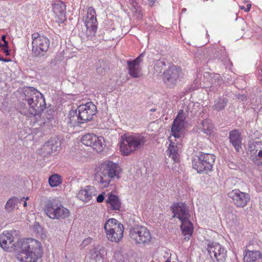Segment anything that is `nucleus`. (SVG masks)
Listing matches in <instances>:
<instances>
[{
    "mask_svg": "<svg viewBox=\"0 0 262 262\" xmlns=\"http://www.w3.org/2000/svg\"><path fill=\"white\" fill-rule=\"evenodd\" d=\"M41 243L34 238L20 239L15 245L16 258L20 262H36L41 256Z\"/></svg>",
    "mask_w": 262,
    "mask_h": 262,
    "instance_id": "1",
    "label": "nucleus"
},
{
    "mask_svg": "<svg viewBox=\"0 0 262 262\" xmlns=\"http://www.w3.org/2000/svg\"><path fill=\"white\" fill-rule=\"evenodd\" d=\"M121 168L118 164L112 161H106L97 168L95 179L102 188L107 187L114 177L119 178Z\"/></svg>",
    "mask_w": 262,
    "mask_h": 262,
    "instance_id": "2",
    "label": "nucleus"
},
{
    "mask_svg": "<svg viewBox=\"0 0 262 262\" xmlns=\"http://www.w3.org/2000/svg\"><path fill=\"white\" fill-rule=\"evenodd\" d=\"M172 212L173 213V217H177L181 221L182 233L185 236V239L188 241L192 234L193 227L189 221L190 214L188 207L183 203H177L172 207Z\"/></svg>",
    "mask_w": 262,
    "mask_h": 262,
    "instance_id": "3",
    "label": "nucleus"
},
{
    "mask_svg": "<svg viewBox=\"0 0 262 262\" xmlns=\"http://www.w3.org/2000/svg\"><path fill=\"white\" fill-rule=\"evenodd\" d=\"M24 100L28 102L29 108L35 111V116L39 115L46 107L45 98L41 93L33 87H27L24 90Z\"/></svg>",
    "mask_w": 262,
    "mask_h": 262,
    "instance_id": "4",
    "label": "nucleus"
},
{
    "mask_svg": "<svg viewBox=\"0 0 262 262\" xmlns=\"http://www.w3.org/2000/svg\"><path fill=\"white\" fill-rule=\"evenodd\" d=\"M146 142L147 136L137 134L127 136L123 139L120 143V148L124 155L127 156L140 149Z\"/></svg>",
    "mask_w": 262,
    "mask_h": 262,
    "instance_id": "5",
    "label": "nucleus"
},
{
    "mask_svg": "<svg viewBox=\"0 0 262 262\" xmlns=\"http://www.w3.org/2000/svg\"><path fill=\"white\" fill-rule=\"evenodd\" d=\"M45 212L52 219H64L69 216L68 209L63 207L56 200H49L45 206Z\"/></svg>",
    "mask_w": 262,
    "mask_h": 262,
    "instance_id": "6",
    "label": "nucleus"
},
{
    "mask_svg": "<svg viewBox=\"0 0 262 262\" xmlns=\"http://www.w3.org/2000/svg\"><path fill=\"white\" fill-rule=\"evenodd\" d=\"M107 238L111 242H119L122 238L124 227L114 219H108L104 224Z\"/></svg>",
    "mask_w": 262,
    "mask_h": 262,
    "instance_id": "7",
    "label": "nucleus"
},
{
    "mask_svg": "<svg viewBox=\"0 0 262 262\" xmlns=\"http://www.w3.org/2000/svg\"><path fill=\"white\" fill-rule=\"evenodd\" d=\"M196 158L192 161V167L198 172L211 171L215 159L214 155L200 152Z\"/></svg>",
    "mask_w": 262,
    "mask_h": 262,
    "instance_id": "8",
    "label": "nucleus"
},
{
    "mask_svg": "<svg viewBox=\"0 0 262 262\" xmlns=\"http://www.w3.org/2000/svg\"><path fill=\"white\" fill-rule=\"evenodd\" d=\"M129 237L136 244H148L151 239V235L147 227L143 226H135L129 231Z\"/></svg>",
    "mask_w": 262,
    "mask_h": 262,
    "instance_id": "9",
    "label": "nucleus"
},
{
    "mask_svg": "<svg viewBox=\"0 0 262 262\" xmlns=\"http://www.w3.org/2000/svg\"><path fill=\"white\" fill-rule=\"evenodd\" d=\"M32 51L34 56H43L48 51L50 46V40L46 36L41 35L38 32L32 35Z\"/></svg>",
    "mask_w": 262,
    "mask_h": 262,
    "instance_id": "10",
    "label": "nucleus"
},
{
    "mask_svg": "<svg viewBox=\"0 0 262 262\" xmlns=\"http://www.w3.org/2000/svg\"><path fill=\"white\" fill-rule=\"evenodd\" d=\"M81 142L85 145L91 147L97 152L102 151L105 146L104 139L94 134H88L83 136Z\"/></svg>",
    "mask_w": 262,
    "mask_h": 262,
    "instance_id": "11",
    "label": "nucleus"
},
{
    "mask_svg": "<svg viewBox=\"0 0 262 262\" xmlns=\"http://www.w3.org/2000/svg\"><path fill=\"white\" fill-rule=\"evenodd\" d=\"M181 69L177 66H171L163 73V82L166 86L173 88L177 84L181 74Z\"/></svg>",
    "mask_w": 262,
    "mask_h": 262,
    "instance_id": "12",
    "label": "nucleus"
},
{
    "mask_svg": "<svg viewBox=\"0 0 262 262\" xmlns=\"http://www.w3.org/2000/svg\"><path fill=\"white\" fill-rule=\"evenodd\" d=\"M85 25L86 28L85 35L88 39H92V36L95 35L97 29L96 12L93 7H90L88 9Z\"/></svg>",
    "mask_w": 262,
    "mask_h": 262,
    "instance_id": "13",
    "label": "nucleus"
},
{
    "mask_svg": "<svg viewBox=\"0 0 262 262\" xmlns=\"http://www.w3.org/2000/svg\"><path fill=\"white\" fill-rule=\"evenodd\" d=\"M79 117L83 123L91 121L97 113V107L92 102L80 105L77 107Z\"/></svg>",
    "mask_w": 262,
    "mask_h": 262,
    "instance_id": "14",
    "label": "nucleus"
},
{
    "mask_svg": "<svg viewBox=\"0 0 262 262\" xmlns=\"http://www.w3.org/2000/svg\"><path fill=\"white\" fill-rule=\"evenodd\" d=\"M229 198L232 199L234 204L237 207H244L250 201L249 194L234 189L228 193Z\"/></svg>",
    "mask_w": 262,
    "mask_h": 262,
    "instance_id": "15",
    "label": "nucleus"
},
{
    "mask_svg": "<svg viewBox=\"0 0 262 262\" xmlns=\"http://www.w3.org/2000/svg\"><path fill=\"white\" fill-rule=\"evenodd\" d=\"M185 119L184 113L183 111L181 110L174 120L171 127L172 136L170 137H172L174 138L175 140H176V139L180 140V138H181L182 135L181 131L184 127L186 123Z\"/></svg>",
    "mask_w": 262,
    "mask_h": 262,
    "instance_id": "16",
    "label": "nucleus"
},
{
    "mask_svg": "<svg viewBox=\"0 0 262 262\" xmlns=\"http://www.w3.org/2000/svg\"><path fill=\"white\" fill-rule=\"evenodd\" d=\"M170 144L167 150V154L169 155V157L173 160L174 162H178L180 160L181 150L182 148V144H181V138L180 139L174 138L172 137H169Z\"/></svg>",
    "mask_w": 262,
    "mask_h": 262,
    "instance_id": "17",
    "label": "nucleus"
},
{
    "mask_svg": "<svg viewBox=\"0 0 262 262\" xmlns=\"http://www.w3.org/2000/svg\"><path fill=\"white\" fill-rule=\"evenodd\" d=\"M252 162L257 166L262 165V141L251 143L249 147Z\"/></svg>",
    "mask_w": 262,
    "mask_h": 262,
    "instance_id": "18",
    "label": "nucleus"
},
{
    "mask_svg": "<svg viewBox=\"0 0 262 262\" xmlns=\"http://www.w3.org/2000/svg\"><path fill=\"white\" fill-rule=\"evenodd\" d=\"M52 11L59 23H62L66 19V6L63 2L56 1L54 2L52 4Z\"/></svg>",
    "mask_w": 262,
    "mask_h": 262,
    "instance_id": "19",
    "label": "nucleus"
},
{
    "mask_svg": "<svg viewBox=\"0 0 262 262\" xmlns=\"http://www.w3.org/2000/svg\"><path fill=\"white\" fill-rule=\"evenodd\" d=\"M14 242V237L8 232L0 235V245L5 250L11 251L14 247L15 248L16 243Z\"/></svg>",
    "mask_w": 262,
    "mask_h": 262,
    "instance_id": "20",
    "label": "nucleus"
},
{
    "mask_svg": "<svg viewBox=\"0 0 262 262\" xmlns=\"http://www.w3.org/2000/svg\"><path fill=\"white\" fill-rule=\"evenodd\" d=\"M96 194V190L94 186H88L79 191L77 197L83 202H88Z\"/></svg>",
    "mask_w": 262,
    "mask_h": 262,
    "instance_id": "21",
    "label": "nucleus"
},
{
    "mask_svg": "<svg viewBox=\"0 0 262 262\" xmlns=\"http://www.w3.org/2000/svg\"><path fill=\"white\" fill-rule=\"evenodd\" d=\"M105 202L108 208L112 210H120L121 207V203L118 196L112 193H107Z\"/></svg>",
    "mask_w": 262,
    "mask_h": 262,
    "instance_id": "22",
    "label": "nucleus"
},
{
    "mask_svg": "<svg viewBox=\"0 0 262 262\" xmlns=\"http://www.w3.org/2000/svg\"><path fill=\"white\" fill-rule=\"evenodd\" d=\"M229 138L230 142L234 146L236 151L238 152L242 144L241 134L237 130H231L229 133Z\"/></svg>",
    "mask_w": 262,
    "mask_h": 262,
    "instance_id": "23",
    "label": "nucleus"
},
{
    "mask_svg": "<svg viewBox=\"0 0 262 262\" xmlns=\"http://www.w3.org/2000/svg\"><path fill=\"white\" fill-rule=\"evenodd\" d=\"M128 74L133 78H139L142 75V68L138 64L129 60L127 62Z\"/></svg>",
    "mask_w": 262,
    "mask_h": 262,
    "instance_id": "24",
    "label": "nucleus"
},
{
    "mask_svg": "<svg viewBox=\"0 0 262 262\" xmlns=\"http://www.w3.org/2000/svg\"><path fill=\"white\" fill-rule=\"evenodd\" d=\"M67 123L70 127L77 126L79 123H83V122H82V120H81V119H80V117H79V112H78L77 108L75 110H72L70 111Z\"/></svg>",
    "mask_w": 262,
    "mask_h": 262,
    "instance_id": "25",
    "label": "nucleus"
},
{
    "mask_svg": "<svg viewBox=\"0 0 262 262\" xmlns=\"http://www.w3.org/2000/svg\"><path fill=\"white\" fill-rule=\"evenodd\" d=\"M244 262H262V255L259 251H250L246 252Z\"/></svg>",
    "mask_w": 262,
    "mask_h": 262,
    "instance_id": "26",
    "label": "nucleus"
},
{
    "mask_svg": "<svg viewBox=\"0 0 262 262\" xmlns=\"http://www.w3.org/2000/svg\"><path fill=\"white\" fill-rule=\"evenodd\" d=\"M16 109L20 114L26 116L28 118H31L33 116H35V111H32L31 109L30 108L28 110L26 107V104L23 102L18 103V104L16 106Z\"/></svg>",
    "mask_w": 262,
    "mask_h": 262,
    "instance_id": "27",
    "label": "nucleus"
},
{
    "mask_svg": "<svg viewBox=\"0 0 262 262\" xmlns=\"http://www.w3.org/2000/svg\"><path fill=\"white\" fill-rule=\"evenodd\" d=\"M23 202L22 198H18L17 197H12L8 200L5 205V209L7 211L10 212L13 210L15 206H17V204H21Z\"/></svg>",
    "mask_w": 262,
    "mask_h": 262,
    "instance_id": "28",
    "label": "nucleus"
},
{
    "mask_svg": "<svg viewBox=\"0 0 262 262\" xmlns=\"http://www.w3.org/2000/svg\"><path fill=\"white\" fill-rule=\"evenodd\" d=\"M228 100L224 97H220L214 100L213 108L214 110L220 111L224 109L227 105Z\"/></svg>",
    "mask_w": 262,
    "mask_h": 262,
    "instance_id": "29",
    "label": "nucleus"
},
{
    "mask_svg": "<svg viewBox=\"0 0 262 262\" xmlns=\"http://www.w3.org/2000/svg\"><path fill=\"white\" fill-rule=\"evenodd\" d=\"M54 146L52 142H48L45 143L42 147L40 150H39V153L43 155V156L50 155L52 153L53 151L55 149H53Z\"/></svg>",
    "mask_w": 262,
    "mask_h": 262,
    "instance_id": "30",
    "label": "nucleus"
},
{
    "mask_svg": "<svg viewBox=\"0 0 262 262\" xmlns=\"http://www.w3.org/2000/svg\"><path fill=\"white\" fill-rule=\"evenodd\" d=\"M202 129L203 132L207 135H210L213 129V126L210 120H206L202 122Z\"/></svg>",
    "mask_w": 262,
    "mask_h": 262,
    "instance_id": "31",
    "label": "nucleus"
},
{
    "mask_svg": "<svg viewBox=\"0 0 262 262\" xmlns=\"http://www.w3.org/2000/svg\"><path fill=\"white\" fill-rule=\"evenodd\" d=\"M61 183L60 177L59 174H55L49 178V183L51 187H56Z\"/></svg>",
    "mask_w": 262,
    "mask_h": 262,
    "instance_id": "32",
    "label": "nucleus"
},
{
    "mask_svg": "<svg viewBox=\"0 0 262 262\" xmlns=\"http://www.w3.org/2000/svg\"><path fill=\"white\" fill-rule=\"evenodd\" d=\"M90 254L91 258H93L95 261L99 260L102 258V255L100 251L96 248L91 250L90 252Z\"/></svg>",
    "mask_w": 262,
    "mask_h": 262,
    "instance_id": "33",
    "label": "nucleus"
},
{
    "mask_svg": "<svg viewBox=\"0 0 262 262\" xmlns=\"http://www.w3.org/2000/svg\"><path fill=\"white\" fill-rule=\"evenodd\" d=\"M165 66V62L163 61L158 60L154 66V70L157 73H160L162 72Z\"/></svg>",
    "mask_w": 262,
    "mask_h": 262,
    "instance_id": "34",
    "label": "nucleus"
},
{
    "mask_svg": "<svg viewBox=\"0 0 262 262\" xmlns=\"http://www.w3.org/2000/svg\"><path fill=\"white\" fill-rule=\"evenodd\" d=\"M55 123V119L52 117L50 116L48 118L47 120L45 121L43 123L44 125H47L48 127H53Z\"/></svg>",
    "mask_w": 262,
    "mask_h": 262,
    "instance_id": "35",
    "label": "nucleus"
},
{
    "mask_svg": "<svg viewBox=\"0 0 262 262\" xmlns=\"http://www.w3.org/2000/svg\"><path fill=\"white\" fill-rule=\"evenodd\" d=\"M93 241V239L91 237H88L84 239L81 243L80 247L81 248H84L86 246L91 244Z\"/></svg>",
    "mask_w": 262,
    "mask_h": 262,
    "instance_id": "36",
    "label": "nucleus"
},
{
    "mask_svg": "<svg viewBox=\"0 0 262 262\" xmlns=\"http://www.w3.org/2000/svg\"><path fill=\"white\" fill-rule=\"evenodd\" d=\"M144 56V53H141L137 58H136L135 60L131 61L134 63L138 64L139 66H140L141 63L142 61V58Z\"/></svg>",
    "mask_w": 262,
    "mask_h": 262,
    "instance_id": "37",
    "label": "nucleus"
},
{
    "mask_svg": "<svg viewBox=\"0 0 262 262\" xmlns=\"http://www.w3.org/2000/svg\"><path fill=\"white\" fill-rule=\"evenodd\" d=\"M104 200V196L103 194H99L97 198V201L98 203L102 202Z\"/></svg>",
    "mask_w": 262,
    "mask_h": 262,
    "instance_id": "38",
    "label": "nucleus"
},
{
    "mask_svg": "<svg viewBox=\"0 0 262 262\" xmlns=\"http://www.w3.org/2000/svg\"><path fill=\"white\" fill-rule=\"evenodd\" d=\"M2 50L4 53L6 54V55H9V50H8V47H6L4 49H2Z\"/></svg>",
    "mask_w": 262,
    "mask_h": 262,
    "instance_id": "39",
    "label": "nucleus"
},
{
    "mask_svg": "<svg viewBox=\"0 0 262 262\" xmlns=\"http://www.w3.org/2000/svg\"><path fill=\"white\" fill-rule=\"evenodd\" d=\"M4 43H2V46H1V47H2V49H4L6 47H8V42L7 40H5Z\"/></svg>",
    "mask_w": 262,
    "mask_h": 262,
    "instance_id": "40",
    "label": "nucleus"
},
{
    "mask_svg": "<svg viewBox=\"0 0 262 262\" xmlns=\"http://www.w3.org/2000/svg\"><path fill=\"white\" fill-rule=\"evenodd\" d=\"M4 43H2V46H1V47H2V49H4L6 47H8V42L7 40H5Z\"/></svg>",
    "mask_w": 262,
    "mask_h": 262,
    "instance_id": "41",
    "label": "nucleus"
},
{
    "mask_svg": "<svg viewBox=\"0 0 262 262\" xmlns=\"http://www.w3.org/2000/svg\"><path fill=\"white\" fill-rule=\"evenodd\" d=\"M4 43H2V46H1V47H2V49H4L6 47H8V42L7 40H5Z\"/></svg>",
    "mask_w": 262,
    "mask_h": 262,
    "instance_id": "42",
    "label": "nucleus"
},
{
    "mask_svg": "<svg viewBox=\"0 0 262 262\" xmlns=\"http://www.w3.org/2000/svg\"><path fill=\"white\" fill-rule=\"evenodd\" d=\"M97 71L98 73L101 74H103V73H105V70L101 68H97Z\"/></svg>",
    "mask_w": 262,
    "mask_h": 262,
    "instance_id": "43",
    "label": "nucleus"
},
{
    "mask_svg": "<svg viewBox=\"0 0 262 262\" xmlns=\"http://www.w3.org/2000/svg\"><path fill=\"white\" fill-rule=\"evenodd\" d=\"M251 7V4H248V5H247V9H245V11H246V12H248V11H250V10Z\"/></svg>",
    "mask_w": 262,
    "mask_h": 262,
    "instance_id": "44",
    "label": "nucleus"
},
{
    "mask_svg": "<svg viewBox=\"0 0 262 262\" xmlns=\"http://www.w3.org/2000/svg\"><path fill=\"white\" fill-rule=\"evenodd\" d=\"M122 256L120 255L119 256H118V262H122Z\"/></svg>",
    "mask_w": 262,
    "mask_h": 262,
    "instance_id": "45",
    "label": "nucleus"
},
{
    "mask_svg": "<svg viewBox=\"0 0 262 262\" xmlns=\"http://www.w3.org/2000/svg\"><path fill=\"white\" fill-rule=\"evenodd\" d=\"M6 36L5 35H2V40L3 41H5V40H6Z\"/></svg>",
    "mask_w": 262,
    "mask_h": 262,
    "instance_id": "46",
    "label": "nucleus"
},
{
    "mask_svg": "<svg viewBox=\"0 0 262 262\" xmlns=\"http://www.w3.org/2000/svg\"><path fill=\"white\" fill-rule=\"evenodd\" d=\"M154 3H155V2L154 1L151 0L149 1V5L150 6H153L154 5Z\"/></svg>",
    "mask_w": 262,
    "mask_h": 262,
    "instance_id": "47",
    "label": "nucleus"
},
{
    "mask_svg": "<svg viewBox=\"0 0 262 262\" xmlns=\"http://www.w3.org/2000/svg\"><path fill=\"white\" fill-rule=\"evenodd\" d=\"M23 206L24 207H27V203L26 201H24V202H23Z\"/></svg>",
    "mask_w": 262,
    "mask_h": 262,
    "instance_id": "48",
    "label": "nucleus"
},
{
    "mask_svg": "<svg viewBox=\"0 0 262 262\" xmlns=\"http://www.w3.org/2000/svg\"><path fill=\"white\" fill-rule=\"evenodd\" d=\"M11 61V59H5H5H4V61H5V62H8V61Z\"/></svg>",
    "mask_w": 262,
    "mask_h": 262,
    "instance_id": "49",
    "label": "nucleus"
},
{
    "mask_svg": "<svg viewBox=\"0 0 262 262\" xmlns=\"http://www.w3.org/2000/svg\"><path fill=\"white\" fill-rule=\"evenodd\" d=\"M5 58L3 57H0V61H4Z\"/></svg>",
    "mask_w": 262,
    "mask_h": 262,
    "instance_id": "50",
    "label": "nucleus"
},
{
    "mask_svg": "<svg viewBox=\"0 0 262 262\" xmlns=\"http://www.w3.org/2000/svg\"><path fill=\"white\" fill-rule=\"evenodd\" d=\"M23 199H23H25V198H23V199ZM25 200H26V201L27 200H29V197H27V198H25Z\"/></svg>",
    "mask_w": 262,
    "mask_h": 262,
    "instance_id": "51",
    "label": "nucleus"
},
{
    "mask_svg": "<svg viewBox=\"0 0 262 262\" xmlns=\"http://www.w3.org/2000/svg\"><path fill=\"white\" fill-rule=\"evenodd\" d=\"M241 9L242 10H243V9H245V7H244V6H241Z\"/></svg>",
    "mask_w": 262,
    "mask_h": 262,
    "instance_id": "52",
    "label": "nucleus"
},
{
    "mask_svg": "<svg viewBox=\"0 0 262 262\" xmlns=\"http://www.w3.org/2000/svg\"><path fill=\"white\" fill-rule=\"evenodd\" d=\"M115 33V31H113L111 32V34H114Z\"/></svg>",
    "mask_w": 262,
    "mask_h": 262,
    "instance_id": "53",
    "label": "nucleus"
},
{
    "mask_svg": "<svg viewBox=\"0 0 262 262\" xmlns=\"http://www.w3.org/2000/svg\"><path fill=\"white\" fill-rule=\"evenodd\" d=\"M2 46V43L0 42V47Z\"/></svg>",
    "mask_w": 262,
    "mask_h": 262,
    "instance_id": "54",
    "label": "nucleus"
}]
</instances>
